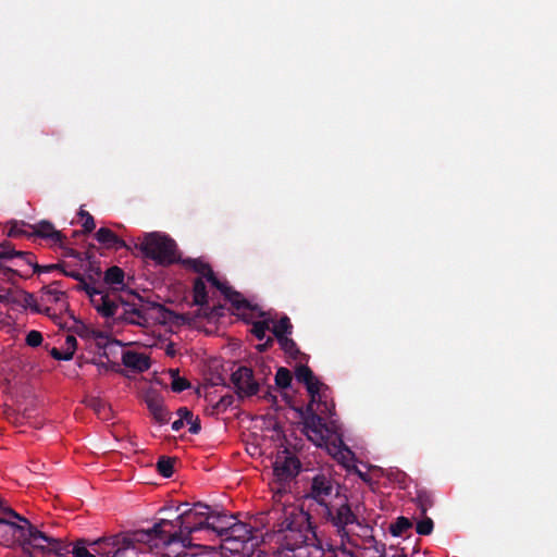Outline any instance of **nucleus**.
<instances>
[{
    "instance_id": "f257e3e1",
    "label": "nucleus",
    "mask_w": 557,
    "mask_h": 557,
    "mask_svg": "<svg viewBox=\"0 0 557 557\" xmlns=\"http://www.w3.org/2000/svg\"><path fill=\"white\" fill-rule=\"evenodd\" d=\"M270 518L273 520V550L277 557L324 556L308 512L293 504H277L272 508Z\"/></svg>"
},
{
    "instance_id": "f03ea898",
    "label": "nucleus",
    "mask_w": 557,
    "mask_h": 557,
    "mask_svg": "<svg viewBox=\"0 0 557 557\" xmlns=\"http://www.w3.org/2000/svg\"><path fill=\"white\" fill-rule=\"evenodd\" d=\"M210 507L201 502L190 506L188 503H180L175 508L177 516L174 519H160L151 529L138 533L140 541L156 542L162 548L178 545L182 552L193 545V534L207 530L210 520Z\"/></svg>"
},
{
    "instance_id": "7ed1b4c3",
    "label": "nucleus",
    "mask_w": 557,
    "mask_h": 557,
    "mask_svg": "<svg viewBox=\"0 0 557 557\" xmlns=\"http://www.w3.org/2000/svg\"><path fill=\"white\" fill-rule=\"evenodd\" d=\"M138 248L146 258L160 265H171L181 261L175 240L159 232L145 234Z\"/></svg>"
},
{
    "instance_id": "20e7f679",
    "label": "nucleus",
    "mask_w": 557,
    "mask_h": 557,
    "mask_svg": "<svg viewBox=\"0 0 557 557\" xmlns=\"http://www.w3.org/2000/svg\"><path fill=\"white\" fill-rule=\"evenodd\" d=\"M341 485L334 480L331 472L320 471L315 473L309 483L304 496L305 500L314 502L317 511L334 503V498H341Z\"/></svg>"
},
{
    "instance_id": "39448f33",
    "label": "nucleus",
    "mask_w": 557,
    "mask_h": 557,
    "mask_svg": "<svg viewBox=\"0 0 557 557\" xmlns=\"http://www.w3.org/2000/svg\"><path fill=\"white\" fill-rule=\"evenodd\" d=\"M26 535H24L21 547L25 557H35L30 548L40 553L42 557H54L61 555L64 550L63 544L65 541L57 537L49 536L45 532L39 531L30 522L27 524Z\"/></svg>"
},
{
    "instance_id": "423d86ee",
    "label": "nucleus",
    "mask_w": 557,
    "mask_h": 557,
    "mask_svg": "<svg viewBox=\"0 0 557 557\" xmlns=\"http://www.w3.org/2000/svg\"><path fill=\"white\" fill-rule=\"evenodd\" d=\"M300 469L301 462L294 453L287 448L276 453L273 462V474L280 486L275 492V496L286 492V485L299 474Z\"/></svg>"
},
{
    "instance_id": "0eeeda50",
    "label": "nucleus",
    "mask_w": 557,
    "mask_h": 557,
    "mask_svg": "<svg viewBox=\"0 0 557 557\" xmlns=\"http://www.w3.org/2000/svg\"><path fill=\"white\" fill-rule=\"evenodd\" d=\"M15 258L24 261L25 263H30L34 258V253L30 251L17 250L9 240L0 243V286L3 283L14 285L16 283V277L24 276L20 270L8 265V263L13 261Z\"/></svg>"
},
{
    "instance_id": "6e6552de",
    "label": "nucleus",
    "mask_w": 557,
    "mask_h": 557,
    "mask_svg": "<svg viewBox=\"0 0 557 557\" xmlns=\"http://www.w3.org/2000/svg\"><path fill=\"white\" fill-rule=\"evenodd\" d=\"M318 515L336 528L338 532L345 531L347 525L357 522V516L352 512L346 495H342L336 503L318 510Z\"/></svg>"
},
{
    "instance_id": "1a4fd4ad",
    "label": "nucleus",
    "mask_w": 557,
    "mask_h": 557,
    "mask_svg": "<svg viewBox=\"0 0 557 557\" xmlns=\"http://www.w3.org/2000/svg\"><path fill=\"white\" fill-rule=\"evenodd\" d=\"M231 381L239 398L250 397L259 392V384L253 379V371L248 367H238L237 370L232 373Z\"/></svg>"
},
{
    "instance_id": "9d476101",
    "label": "nucleus",
    "mask_w": 557,
    "mask_h": 557,
    "mask_svg": "<svg viewBox=\"0 0 557 557\" xmlns=\"http://www.w3.org/2000/svg\"><path fill=\"white\" fill-rule=\"evenodd\" d=\"M302 421L305 434L317 446H322L332 434L330 426L321 414H311L302 419Z\"/></svg>"
},
{
    "instance_id": "9b49d317",
    "label": "nucleus",
    "mask_w": 557,
    "mask_h": 557,
    "mask_svg": "<svg viewBox=\"0 0 557 557\" xmlns=\"http://www.w3.org/2000/svg\"><path fill=\"white\" fill-rule=\"evenodd\" d=\"M27 525L18 524L8 519L0 520V545L12 547L15 544L21 545L24 535H26Z\"/></svg>"
},
{
    "instance_id": "f8f14e48",
    "label": "nucleus",
    "mask_w": 557,
    "mask_h": 557,
    "mask_svg": "<svg viewBox=\"0 0 557 557\" xmlns=\"http://www.w3.org/2000/svg\"><path fill=\"white\" fill-rule=\"evenodd\" d=\"M252 539V530L251 528L244 522L235 519L231 528H228V532L226 533V537H223V542L227 544H233V547L230 549L238 552L243 549V545Z\"/></svg>"
},
{
    "instance_id": "ddd939ff",
    "label": "nucleus",
    "mask_w": 557,
    "mask_h": 557,
    "mask_svg": "<svg viewBox=\"0 0 557 557\" xmlns=\"http://www.w3.org/2000/svg\"><path fill=\"white\" fill-rule=\"evenodd\" d=\"M129 535L115 534L109 537H100L89 543L91 550L100 557H112L115 550L126 543Z\"/></svg>"
},
{
    "instance_id": "4468645a",
    "label": "nucleus",
    "mask_w": 557,
    "mask_h": 557,
    "mask_svg": "<svg viewBox=\"0 0 557 557\" xmlns=\"http://www.w3.org/2000/svg\"><path fill=\"white\" fill-rule=\"evenodd\" d=\"M147 408L156 422L166 424L171 419V412L164 406L162 397L157 392H149L145 396Z\"/></svg>"
},
{
    "instance_id": "2eb2a0df",
    "label": "nucleus",
    "mask_w": 557,
    "mask_h": 557,
    "mask_svg": "<svg viewBox=\"0 0 557 557\" xmlns=\"http://www.w3.org/2000/svg\"><path fill=\"white\" fill-rule=\"evenodd\" d=\"M120 304L124 307V311L119 315L117 320L135 325H145L147 323L146 314L143 311V306L134 302L124 300L119 297Z\"/></svg>"
},
{
    "instance_id": "dca6fc26",
    "label": "nucleus",
    "mask_w": 557,
    "mask_h": 557,
    "mask_svg": "<svg viewBox=\"0 0 557 557\" xmlns=\"http://www.w3.org/2000/svg\"><path fill=\"white\" fill-rule=\"evenodd\" d=\"M29 228L32 230L33 237H39L51 240L54 244H60L61 246L63 245L64 235L60 231H57L49 221L42 220L36 224H30Z\"/></svg>"
},
{
    "instance_id": "f3484780",
    "label": "nucleus",
    "mask_w": 557,
    "mask_h": 557,
    "mask_svg": "<svg viewBox=\"0 0 557 557\" xmlns=\"http://www.w3.org/2000/svg\"><path fill=\"white\" fill-rule=\"evenodd\" d=\"M141 531L143 530H137L133 534H131L126 543H124V545H122L120 549L115 550V555H113L112 557H138V550L135 547L136 543H143L147 545L151 550L163 549L162 545L159 543H156L153 541H140L139 539H137L138 533Z\"/></svg>"
},
{
    "instance_id": "a211bd4d",
    "label": "nucleus",
    "mask_w": 557,
    "mask_h": 557,
    "mask_svg": "<svg viewBox=\"0 0 557 557\" xmlns=\"http://www.w3.org/2000/svg\"><path fill=\"white\" fill-rule=\"evenodd\" d=\"M219 289L224 298L232 304V306L237 310H251L255 311L258 309L257 306H252L244 296L228 286L226 283L219 282L218 286H214Z\"/></svg>"
},
{
    "instance_id": "6ab92c4d",
    "label": "nucleus",
    "mask_w": 557,
    "mask_h": 557,
    "mask_svg": "<svg viewBox=\"0 0 557 557\" xmlns=\"http://www.w3.org/2000/svg\"><path fill=\"white\" fill-rule=\"evenodd\" d=\"M90 299L100 315L107 319L115 317L119 309V302L112 299L108 293L104 294L100 290V294H95Z\"/></svg>"
},
{
    "instance_id": "aec40b11",
    "label": "nucleus",
    "mask_w": 557,
    "mask_h": 557,
    "mask_svg": "<svg viewBox=\"0 0 557 557\" xmlns=\"http://www.w3.org/2000/svg\"><path fill=\"white\" fill-rule=\"evenodd\" d=\"M235 519V517L227 516L225 513L210 512V520H208L207 530L215 532L223 541V537H226L228 528H231Z\"/></svg>"
},
{
    "instance_id": "412c9836",
    "label": "nucleus",
    "mask_w": 557,
    "mask_h": 557,
    "mask_svg": "<svg viewBox=\"0 0 557 557\" xmlns=\"http://www.w3.org/2000/svg\"><path fill=\"white\" fill-rule=\"evenodd\" d=\"M184 267L191 269L194 272L202 275L212 286H218L220 280L215 276L209 263L200 259L187 258L180 261Z\"/></svg>"
},
{
    "instance_id": "4be33fe9",
    "label": "nucleus",
    "mask_w": 557,
    "mask_h": 557,
    "mask_svg": "<svg viewBox=\"0 0 557 557\" xmlns=\"http://www.w3.org/2000/svg\"><path fill=\"white\" fill-rule=\"evenodd\" d=\"M95 237L98 240V243H100L108 249L120 250L123 248H128L125 240L120 238L113 231H111L108 227H100L96 232Z\"/></svg>"
},
{
    "instance_id": "5701e85b",
    "label": "nucleus",
    "mask_w": 557,
    "mask_h": 557,
    "mask_svg": "<svg viewBox=\"0 0 557 557\" xmlns=\"http://www.w3.org/2000/svg\"><path fill=\"white\" fill-rule=\"evenodd\" d=\"M122 362L126 368L144 372L150 368V359L144 354L127 350L123 352Z\"/></svg>"
},
{
    "instance_id": "b1692460",
    "label": "nucleus",
    "mask_w": 557,
    "mask_h": 557,
    "mask_svg": "<svg viewBox=\"0 0 557 557\" xmlns=\"http://www.w3.org/2000/svg\"><path fill=\"white\" fill-rule=\"evenodd\" d=\"M77 348V339L74 335L69 334L65 338V350L53 347L50 350V356L55 360L69 361L73 358Z\"/></svg>"
},
{
    "instance_id": "393cba45",
    "label": "nucleus",
    "mask_w": 557,
    "mask_h": 557,
    "mask_svg": "<svg viewBox=\"0 0 557 557\" xmlns=\"http://www.w3.org/2000/svg\"><path fill=\"white\" fill-rule=\"evenodd\" d=\"M16 297L22 300V302L18 305L22 306L23 308L30 309L35 313H44L46 315H50V308L46 307L45 309H42L38 305L34 294L25 290H18L16 293Z\"/></svg>"
},
{
    "instance_id": "a878e982",
    "label": "nucleus",
    "mask_w": 557,
    "mask_h": 557,
    "mask_svg": "<svg viewBox=\"0 0 557 557\" xmlns=\"http://www.w3.org/2000/svg\"><path fill=\"white\" fill-rule=\"evenodd\" d=\"M60 286V281H54L50 285L44 286L40 290V300L44 302H59L65 296V293L59 288Z\"/></svg>"
},
{
    "instance_id": "bb28decb",
    "label": "nucleus",
    "mask_w": 557,
    "mask_h": 557,
    "mask_svg": "<svg viewBox=\"0 0 557 557\" xmlns=\"http://www.w3.org/2000/svg\"><path fill=\"white\" fill-rule=\"evenodd\" d=\"M7 225H8V231H7L8 237H12V238H17V237L32 238L33 237L32 230L29 228L30 224H28L24 221L12 220V221L8 222Z\"/></svg>"
},
{
    "instance_id": "cd10ccee",
    "label": "nucleus",
    "mask_w": 557,
    "mask_h": 557,
    "mask_svg": "<svg viewBox=\"0 0 557 557\" xmlns=\"http://www.w3.org/2000/svg\"><path fill=\"white\" fill-rule=\"evenodd\" d=\"M87 406L94 410L97 417L103 421L112 419L113 412L111 407L102 399L92 397L87 400Z\"/></svg>"
},
{
    "instance_id": "c85d7f7f",
    "label": "nucleus",
    "mask_w": 557,
    "mask_h": 557,
    "mask_svg": "<svg viewBox=\"0 0 557 557\" xmlns=\"http://www.w3.org/2000/svg\"><path fill=\"white\" fill-rule=\"evenodd\" d=\"M258 315L264 318L252 322L251 333L259 339L262 341L265 337V332L271 330L273 319L268 317L262 310H258Z\"/></svg>"
},
{
    "instance_id": "c756f323",
    "label": "nucleus",
    "mask_w": 557,
    "mask_h": 557,
    "mask_svg": "<svg viewBox=\"0 0 557 557\" xmlns=\"http://www.w3.org/2000/svg\"><path fill=\"white\" fill-rule=\"evenodd\" d=\"M271 329L276 339L284 336H290L293 333V324L287 315H283L278 321H273Z\"/></svg>"
},
{
    "instance_id": "7c9ffc66",
    "label": "nucleus",
    "mask_w": 557,
    "mask_h": 557,
    "mask_svg": "<svg viewBox=\"0 0 557 557\" xmlns=\"http://www.w3.org/2000/svg\"><path fill=\"white\" fill-rule=\"evenodd\" d=\"M194 304L200 307L208 305V293L205 282L197 277L193 285Z\"/></svg>"
},
{
    "instance_id": "2f4dec72",
    "label": "nucleus",
    "mask_w": 557,
    "mask_h": 557,
    "mask_svg": "<svg viewBox=\"0 0 557 557\" xmlns=\"http://www.w3.org/2000/svg\"><path fill=\"white\" fill-rule=\"evenodd\" d=\"M178 417H182L184 423L189 424V432L198 434L201 430L199 418H194L193 412L187 407H180L177 409Z\"/></svg>"
},
{
    "instance_id": "473e14b6",
    "label": "nucleus",
    "mask_w": 557,
    "mask_h": 557,
    "mask_svg": "<svg viewBox=\"0 0 557 557\" xmlns=\"http://www.w3.org/2000/svg\"><path fill=\"white\" fill-rule=\"evenodd\" d=\"M124 277V271L117 265H112L104 272L103 281L108 285H123Z\"/></svg>"
},
{
    "instance_id": "72a5a7b5",
    "label": "nucleus",
    "mask_w": 557,
    "mask_h": 557,
    "mask_svg": "<svg viewBox=\"0 0 557 557\" xmlns=\"http://www.w3.org/2000/svg\"><path fill=\"white\" fill-rule=\"evenodd\" d=\"M176 459L169 456H160L157 461V471L163 478H171L174 473V463Z\"/></svg>"
},
{
    "instance_id": "f704fd0d",
    "label": "nucleus",
    "mask_w": 557,
    "mask_h": 557,
    "mask_svg": "<svg viewBox=\"0 0 557 557\" xmlns=\"http://www.w3.org/2000/svg\"><path fill=\"white\" fill-rule=\"evenodd\" d=\"M277 342L281 348L284 350V352L292 359L297 360L301 355V351L299 350L297 344L289 336H284L282 338L280 337Z\"/></svg>"
},
{
    "instance_id": "c9c22d12",
    "label": "nucleus",
    "mask_w": 557,
    "mask_h": 557,
    "mask_svg": "<svg viewBox=\"0 0 557 557\" xmlns=\"http://www.w3.org/2000/svg\"><path fill=\"white\" fill-rule=\"evenodd\" d=\"M61 271L65 276L72 277L75 281L79 282V288L85 290L89 297L95 296V294H100V289H97L85 282L84 275L82 273L77 271H66L63 269Z\"/></svg>"
},
{
    "instance_id": "e433bc0d",
    "label": "nucleus",
    "mask_w": 557,
    "mask_h": 557,
    "mask_svg": "<svg viewBox=\"0 0 557 557\" xmlns=\"http://www.w3.org/2000/svg\"><path fill=\"white\" fill-rule=\"evenodd\" d=\"M412 528V522L407 517H398L395 522L391 523L389 532L393 536H400Z\"/></svg>"
},
{
    "instance_id": "4c0bfd02",
    "label": "nucleus",
    "mask_w": 557,
    "mask_h": 557,
    "mask_svg": "<svg viewBox=\"0 0 557 557\" xmlns=\"http://www.w3.org/2000/svg\"><path fill=\"white\" fill-rule=\"evenodd\" d=\"M305 386L311 398V403H315L317 399H321V391L326 385L315 376L313 380H310L308 383H305Z\"/></svg>"
},
{
    "instance_id": "58836bf2",
    "label": "nucleus",
    "mask_w": 557,
    "mask_h": 557,
    "mask_svg": "<svg viewBox=\"0 0 557 557\" xmlns=\"http://www.w3.org/2000/svg\"><path fill=\"white\" fill-rule=\"evenodd\" d=\"M292 380V372L287 368L281 367L277 369L275 374V384L277 387L283 389L289 387Z\"/></svg>"
},
{
    "instance_id": "ea45409f",
    "label": "nucleus",
    "mask_w": 557,
    "mask_h": 557,
    "mask_svg": "<svg viewBox=\"0 0 557 557\" xmlns=\"http://www.w3.org/2000/svg\"><path fill=\"white\" fill-rule=\"evenodd\" d=\"M295 377L299 383H308L315 377L313 371L307 364H299L295 369Z\"/></svg>"
},
{
    "instance_id": "a19ab883",
    "label": "nucleus",
    "mask_w": 557,
    "mask_h": 557,
    "mask_svg": "<svg viewBox=\"0 0 557 557\" xmlns=\"http://www.w3.org/2000/svg\"><path fill=\"white\" fill-rule=\"evenodd\" d=\"M170 372L173 377L172 383H171V388L173 392L181 393V392L189 388V386H190L189 382L186 379L178 376L177 369L170 370Z\"/></svg>"
},
{
    "instance_id": "79ce46f5",
    "label": "nucleus",
    "mask_w": 557,
    "mask_h": 557,
    "mask_svg": "<svg viewBox=\"0 0 557 557\" xmlns=\"http://www.w3.org/2000/svg\"><path fill=\"white\" fill-rule=\"evenodd\" d=\"M154 307L162 312L164 319H169L176 324H183L186 322V317L184 314L175 313L174 311L166 309L164 306L159 304H156Z\"/></svg>"
},
{
    "instance_id": "37998d69",
    "label": "nucleus",
    "mask_w": 557,
    "mask_h": 557,
    "mask_svg": "<svg viewBox=\"0 0 557 557\" xmlns=\"http://www.w3.org/2000/svg\"><path fill=\"white\" fill-rule=\"evenodd\" d=\"M417 504L421 516H425L428 509L433 506V499L426 492H419L417 495Z\"/></svg>"
},
{
    "instance_id": "c03bdc74",
    "label": "nucleus",
    "mask_w": 557,
    "mask_h": 557,
    "mask_svg": "<svg viewBox=\"0 0 557 557\" xmlns=\"http://www.w3.org/2000/svg\"><path fill=\"white\" fill-rule=\"evenodd\" d=\"M434 522L431 518L423 516V519L417 522L416 531L420 535H430L433 532Z\"/></svg>"
},
{
    "instance_id": "a18cd8bd",
    "label": "nucleus",
    "mask_w": 557,
    "mask_h": 557,
    "mask_svg": "<svg viewBox=\"0 0 557 557\" xmlns=\"http://www.w3.org/2000/svg\"><path fill=\"white\" fill-rule=\"evenodd\" d=\"M78 215L84 220L83 224H82L83 232L91 233L96 227L94 216L88 211H85L84 209L79 210Z\"/></svg>"
},
{
    "instance_id": "49530a36",
    "label": "nucleus",
    "mask_w": 557,
    "mask_h": 557,
    "mask_svg": "<svg viewBox=\"0 0 557 557\" xmlns=\"http://www.w3.org/2000/svg\"><path fill=\"white\" fill-rule=\"evenodd\" d=\"M71 331L79 336L81 338L90 339L91 334H95V330L90 329L88 325L84 324L83 322H76V324L71 327Z\"/></svg>"
},
{
    "instance_id": "de8ad7c7",
    "label": "nucleus",
    "mask_w": 557,
    "mask_h": 557,
    "mask_svg": "<svg viewBox=\"0 0 557 557\" xmlns=\"http://www.w3.org/2000/svg\"><path fill=\"white\" fill-rule=\"evenodd\" d=\"M90 542H87L86 540H78L73 547L70 546V554L73 555V557H84L88 553L87 545H89Z\"/></svg>"
},
{
    "instance_id": "09e8293b",
    "label": "nucleus",
    "mask_w": 557,
    "mask_h": 557,
    "mask_svg": "<svg viewBox=\"0 0 557 557\" xmlns=\"http://www.w3.org/2000/svg\"><path fill=\"white\" fill-rule=\"evenodd\" d=\"M26 265H29L33 268V271L35 273H41V272H51L54 270H61V264H48V265H39L36 262V257L34 256L30 263H26Z\"/></svg>"
},
{
    "instance_id": "8fccbe9b",
    "label": "nucleus",
    "mask_w": 557,
    "mask_h": 557,
    "mask_svg": "<svg viewBox=\"0 0 557 557\" xmlns=\"http://www.w3.org/2000/svg\"><path fill=\"white\" fill-rule=\"evenodd\" d=\"M42 334L36 330L28 332L25 338V342L29 347H38L42 344Z\"/></svg>"
},
{
    "instance_id": "3c124183",
    "label": "nucleus",
    "mask_w": 557,
    "mask_h": 557,
    "mask_svg": "<svg viewBox=\"0 0 557 557\" xmlns=\"http://www.w3.org/2000/svg\"><path fill=\"white\" fill-rule=\"evenodd\" d=\"M0 510L1 512H3L5 516L10 517V518H14L16 519L17 521L22 522V523H25L26 525L29 523V520L26 519L25 517L18 515L14 509H12L11 507H8V506H4L2 503H0Z\"/></svg>"
},
{
    "instance_id": "603ef678",
    "label": "nucleus",
    "mask_w": 557,
    "mask_h": 557,
    "mask_svg": "<svg viewBox=\"0 0 557 557\" xmlns=\"http://www.w3.org/2000/svg\"><path fill=\"white\" fill-rule=\"evenodd\" d=\"M0 302L1 304H21L22 300L16 297V293L14 294L11 289H7L3 293H0Z\"/></svg>"
},
{
    "instance_id": "864d4df0",
    "label": "nucleus",
    "mask_w": 557,
    "mask_h": 557,
    "mask_svg": "<svg viewBox=\"0 0 557 557\" xmlns=\"http://www.w3.org/2000/svg\"><path fill=\"white\" fill-rule=\"evenodd\" d=\"M318 410L321 414L333 416L335 410V405L333 401L324 400L322 403H318Z\"/></svg>"
},
{
    "instance_id": "5fc2aeb1",
    "label": "nucleus",
    "mask_w": 557,
    "mask_h": 557,
    "mask_svg": "<svg viewBox=\"0 0 557 557\" xmlns=\"http://www.w3.org/2000/svg\"><path fill=\"white\" fill-rule=\"evenodd\" d=\"M234 403V396L233 395H225L223 397H221V399L219 400L216 407L219 409H227L228 407H231Z\"/></svg>"
},
{
    "instance_id": "6e6d98bb",
    "label": "nucleus",
    "mask_w": 557,
    "mask_h": 557,
    "mask_svg": "<svg viewBox=\"0 0 557 557\" xmlns=\"http://www.w3.org/2000/svg\"><path fill=\"white\" fill-rule=\"evenodd\" d=\"M315 403H311V400L309 401V404L306 406L305 409L300 408V409H297V411L299 412L301 419H305L306 417H310L311 414H318L313 408V405Z\"/></svg>"
},
{
    "instance_id": "4d7b16f0",
    "label": "nucleus",
    "mask_w": 557,
    "mask_h": 557,
    "mask_svg": "<svg viewBox=\"0 0 557 557\" xmlns=\"http://www.w3.org/2000/svg\"><path fill=\"white\" fill-rule=\"evenodd\" d=\"M88 277L92 280L94 277H99L101 275V269L99 265H96L95 262H90L88 264Z\"/></svg>"
},
{
    "instance_id": "13d9d810",
    "label": "nucleus",
    "mask_w": 557,
    "mask_h": 557,
    "mask_svg": "<svg viewBox=\"0 0 557 557\" xmlns=\"http://www.w3.org/2000/svg\"><path fill=\"white\" fill-rule=\"evenodd\" d=\"M273 343H274L273 338L268 337L264 343L257 345L256 348L259 352H264L272 347Z\"/></svg>"
},
{
    "instance_id": "bf43d9fd",
    "label": "nucleus",
    "mask_w": 557,
    "mask_h": 557,
    "mask_svg": "<svg viewBox=\"0 0 557 557\" xmlns=\"http://www.w3.org/2000/svg\"><path fill=\"white\" fill-rule=\"evenodd\" d=\"M262 398L269 403H271L272 405H275L277 403V397L276 395H274L271 391V388L269 387L264 394L262 395Z\"/></svg>"
},
{
    "instance_id": "052dcab7",
    "label": "nucleus",
    "mask_w": 557,
    "mask_h": 557,
    "mask_svg": "<svg viewBox=\"0 0 557 557\" xmlns=\"http://www.w3.org/2000/svg\"><path fill=\"white\" fill-rule=\"evenodd\" d=\"M335 557H356V556L351 550H349L345 547H342L338 549Z\"/></svg>"
},
{
    "instance_id": "680f3d73",
    "label": "nucleus",
    "mask_w": 557,
    "mask_h": 557,
    "mask_svg": "<svg viewBox=\"0 0 557 557\" xmlns=\"http://www.w3.org/2000/svg\"><path fill=\"white\" fill-rule=\"evenodd\" d=\"M65 249V256L66 257H73V258H76L78 260H82V252L75 250V249H72V248H64Z\"/></svg>"
},
{
    "instance_id": "e2e57ef3",
    "label": "nucleus",
    "mask_w": 557,
    "mask_h": 557,
    "mask_svg": "<svg viewBox=\"0 0 557 557\" xmlns=\"http://www.w3.org/2000/svg\"><path fill=\"white\" fill-rule=\"evenodd\" d=\"M165 557H202V556L197 555V554H189L187 552H178L174 556H172L170 553H166Z\"/></svg>"
},
{
    "instance_id": "0e129e2a",
    "label": "nucleus",
    "mask_w": 557,
    "mask_h": 557,
    "mask_svg": "<svg viewBox=\"0 0 557 557\" xmlns=\"http://www.w3.org/2000/svg\"><path fill=\"white\" fill-rule=\"evenodd\" d=\"M330 388L329 386H324V388L321 391V399H317L315 403H322L324 400H327L329 398Z\"/></svg>"
},
{
    "instance_id": "69168bd1",
    "label": "nucleus",
    "mask_w": 557,
    "mask_h": 557,
    "mask_svg": "<svg viewBox=\"0 0 557 557\" xmlns=\"http://www.w3.org/2000/svg\"><path fill=\"white\" fill-rule=\"evenodd\" d=\"M183 426H184V421H183L182 417H180V419L175 420L172 423V430L176 431V432L180 431Z\"/></svg>"
},
{
    "instance_id": "338daca9",
    "label": "nucleus",
    "mask_w": 557,
    "mask_h": 557,
    "mask_svg": "<svg viewBox=\"0 0 557 557\" xmlns=\"http://www.w3.org/2000/svg\"><path fill=\"white\" fill-rule=\"evenodd\" d=\"M91 338H94V339H107L108 337H107V335L103 332L95 330V334H91Z\"/></svg>"
},
{
    "instance_id": "774afa93",
    "label": "nucleus",
    "mask_w": 557,
    "mask_h": 557,
    "mask_svg": "<svg viewBox=\"0 0 557 557\" xmlns=\"http://www.w3.org/2000/svg\"><path fill=\"white\" fill-rule=\"evenodd\" d=\"M91 259H92V256L88 251L82 252V260L81 261L87 260L88 264H89L90 262H94Z\"/></svg>"
}]
</instances>
